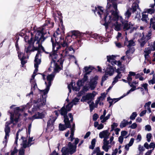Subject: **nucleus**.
Returning a JSON list of instances; mask_svg holds the SVG:
<instances>
[{"instance_id":"33","label":"nucleus","mask_w":155,"mask_h":155,"mask_svg":"<svg viewBox=\"0 0 155 155\" xmlns=\"http://www.w3.org/2000/svg\"><path fill=\"white\" fill-rule=\"evenodd\" d=\"M155 20V18H151L150 19V25H152V28L154 30H155V21H153V20Z\"/></svg>"},{"instance_id":"21","label":"nucleus","mask_w":155,"mask_h":155,"mask_svg":"<svg viewBox=\"0 0 155 155\" xmlns=\"http://www.w3.org/2000/svg\"><path fill=\"white\" fill-rule=\"evenodd\" d=\"M54 63V65L55 66V68L54 69V71L56 73H58L60 70L62 69V68L60 67L59 65L56 62Z\"/></svg>"},{"instance_id":"56","label":"nucleus","mask_w":155,"mask_h":155,"mask_svg":"<svg viewBox=\"0 0 155 155\" xmlns=\"http://www.w3.org/2000/svg\"><path fill=\"white\" fill-rule=\"evenodd\" d=\"M18 40H17L16 41L15 43V47L16 48V50L17 51V52L19 51L20 50V48H19V47L18 44Z\"/></svg>"},{"instance_id":"7","label":"nucleus","mask_w":155,"mask_h":155,"mask_svg":"<svg viewBox=\"0 0 155 155\" xmlns=\"http://www.w3.org/2000/svg\"><path fill=\"white\" fill-rule=\"evenodd\" d=\"M54 19L55 22H57L59 25H61V28L62 30V32L63 34L64 33V30H65L64 26L63 25V21L62 20L63 17L62 14L59 12L56 15H54Z\"/></svg>"},{"instance_id":"63","label":"nucleus","mask_w":155,"mask_h":155,"mask_svg":"<svg viewBox=\"0 0 155 155\" xmlns=\"http://www.w3.org/2000/svg\"><path fill=\"white\" fill-rule=\"evenodd\" d=\"M124 137L123 136H120L118 138V141L120 143L122 144L123 141Z\"/></svg>"},{"instance_id":"8","label":"nucleus","mask_w":155,"mask_h":155,"mask_svg":"<svg viewBox=\"0 0 155 155\" xmlns=\"http://www.w3.org/2000/svg\"><path fill=\"white\" fill-rule=\"evenodd\" d=\"M98 79V77L96 75L93 78L91 79L89 85L91 90H94L95 88L97 83V81Z\"/></svg>"},{"instance_id":"11","label":"nucleus","mask_w":155,"mask_h":155,"mask_svg":"<svg viewBox=\"0 0 155 155\" xmlns=\"http://www.w3.org/2000/svg\"><path fill=\"white\" fill-rule=\"evenodd\" d=\"M31 37L30 39L29 40H28V43L29 44V45L27 48H25V50L26 53H28L29 52H31V51H30V49L32 47V45L34 44L33 41V34L32 33H31Z\"/></svg>"},{"instance_id":"55","label":"nucleus","mask_w":155,"mask_h":155,"mask_svg":"<svg viewBox=\"0 0 155 155\" xmlns=\"http://www.w3.org/2000/svg\"><path fill=\"white\" fill-rule=\"evenodd\" d=\"M18 151V150L16 147H15L13 149V150L11 153V155H15V154L17 153Z\"/></svg>"},{"instance_id":"12","label":"nucleus","mask_w":155,"mask_h":155,"mask_svg":"<svg viewBox=\"0 0 155 155\" xmlns=\"http://www.w3.org/2000/svg\"><path fill=\"white\" fill-rule=\"evenodd\" d=\"M57 51H52L50 53L49 57L51 58L50 64H51L53 62L55 63L56 62V60L58 57V55L57 53Z\"/></svg>"},{"instance_id":"13","label":"nucleus","mask_w":155,"mask_h":155,"mask_svg":"<svg viewBox=\"0 0 155 155\" xmlns=\"http://www.w3.org/2000/svg\"><path fill=\"white\" fill-rule=\"evenodd\" d=\"M122 25L123 26V29L124 31H126L128 30L129 29L131 28H130L129 25L128 23V21L127 20H123L121 21Z\"/></svg>"},{"instance_id":"42","label":"nucleus","mask_w":155,"mask_h":155,"mask_svg":"<svg viewBox=\"0 0 155 155\" xmlns=\"http://www.w3.org/2000/svg\"><path fill=\"white\" fill-rule=\"evenodd\" d=\"M131 11V10H130V9L129 8L125 13V15L127 18H129L131 15V13L130 12Z\"/></svg>"},{"instance_id":"64","label":"nucleus","mask_w":155,"mask_h":155,"mask_svg":"<svg viewBox=\"0 0 155 155\" xmlns=\"http://www.w3.org/2000/svg\"><path fill=\"white\" fill-rule=\"evenodd\" d=\"M127 134V132L125 130H123L121 132V136L124 137L125 136H126Z\"/></svg>"},{"instance_id":"51","label":"nucleus","mask_w":155,"mask_h":155,"mask_svg":"<svg viewBox=\"0 0 155 155\" xmlns=\"http://www.w3.org/2000/svg\"><path fill=\"white\" fill-rule=\"evenodd\" d=\"M79 99L78 98L75 97L73 100L72 102L73 104L76 105L77 104L76 103L78 102Z\"/></svg>"},{"instance_id":"37","label":"nucleus","mask_w":155,"mask_h":155,"mask_svg":"<svg viewBox=\"0 0 155 155\" xmlns=\"http://www.w3.org/2000/svg\"><path fill=\"white\" fill-rule=\"evenodd\" d=\"M67 128L64 125L60 123L59 125V129L60 131H64Z\"/></svg>"},{"instance_id":"22","label":"nucleus","mask_w":155,"mask_h":155,"mask_svg":"<svg viewBox=\"0 0 155 155\" xmlns=\"http://www.w3.org/2000/svg\"><path fill=\"white\" fill-rule=\"evenodd\" d=\"M108 134H110V133L108 132V130L103 131L99 133V137L101 138H102Z\"/></svg>"},{"instance_id":"4","label":"nucleus","mask_w":155,"mask_h":155,"mask_svg":"<svg viewBox=\"0 0 155 155\" xmlns=\"http://www.w3.org/2000/svg\"><path fill=\"white\" fill-rule=\"evenodd\" d=\"M70 35H69L68 34L67 35L69 36L68 38V41L70 40H72L70 39V38H71L74 36L76 37L77 38L79 37L80 38L79 40H77L78 41V42H75L74 44V45H78V44H79V46H78V47L77 48V49H78L79 47H81V45L82 44L81 42V40L82 38V37L84 35H86L85 33H81L80 32L78 31H71V32L70 33Z\"/></svg>"},{"instance_id":"46","label":"nucleus","mask_w":155,"mask_h":155,"mask_svg":"<svg viewBox=\"0 0 155 155\" xmlns=\"http://www.w3.org/2000/svg\"><path fill=\"white\" fill-rule=\"evenodd\" d=\"M64 122L65 124L64 125L67 128H70L71 127L70 120L64 121Z\"/></svg>"},{"instance_id":"23","label":"nucleus","mask_w":155,"mask_h":155,"mask_svg":"<svg viewBox=\"0 0 155 155\" xmlns=\"http://www.w3.org/2000/svg\"><path fill=\"white\" fill-rule=\"evenodd\" d=\"M35 63L34 64V67L35 68L34 71L33 72V74H36L38 70V65L40 64L41 63V61L39 60L38 62L34 61Z\"/></svg>"},{"instance_id":"1","label":"nucleus","mask_w":155,"mask_h":155,"mask_svg":"<svg viewBox=\"0 0 155 155\" xmlns=\"http://www.w3.org/2000/svg\"><path fill=\"white\" fill-rule=\"evenodd\" d=\"M113 6H111L109 8H107V5L106 6V13H104L103 15H104L103 19L104 23L103 25L105 26V29L107 31L111 21H117L119 18V16L117 13L113 10L112 9L110 10V9Z\"/></svg>"},{"instance_id":"26","label":"nucleus","mask_w":155,"mask_h":155,"mask_svg":"<svg viewBox=\"0 0 155 155\" xmlns=\"http://www.w3.org/2000/svg\"><path fill=\"white\" fill-rule=\"evenodd\" d=\"M20 109V108L19 107H17L15 108L14 109V113L13 114L14 115L15 114V115L16 116L20 117L21 114L20 113L19 110Z\"/></svg>"},{"instance_id":"18","label":"nucleus","mask_w":155,"mask_h":155,"mask_svg":"<svg viewBox=\"0 0 155 155\" xmlns=\"http://www.w3.org/2000/svg\"><path fill=\"white\" fill-rule=\"evenodd\" d=\"M10 120L7 121L5 123V127H10L9 125L11 124H14L13 117H14V114L12 112H10Z\"/></svg>"},{"instance_id":"39","label":"nucleus","mask_w":155,"mask_h":155,"mask_svg":"<svg viewBox=\"0 0 155 155\" xmlns=\"http://www.w3.org/2000/svg\"><path fill=\"white\" fill-rule=\"evenodd\" d=\"M107 61L109 62H110L111 60H115L114 58H116V56L114 55H112L111 56H107Z\"/></svg>"},{"instance_id":"38","label":"nucleus","mask_w":155,"mask_h":155,"mask_svg":"<svg viewBox=\"0 0 155 155\" xmlns=\"http://www.w3.org/2000/svg\"><path fill=\"white\" fill-rule=\"evenodd\" d=\"M49 90V89L46 87L44 90H39L41 92L42 91L43 92V95H41V97H42V95H43V97L44 98L45 97L46 98V97H44V95H45L46 94H47L48 93ZM41 98L42 99V98Z\"/></svg>"},{"instance_id":"59","label":"nucleus","mask_w":155,"mask_h":155,"mask_svg":"<svg viewBox=\"0 0 155 155\" xmlns=\"http://www.w3.org/2000/svg\"><path fill=\"white\" fill-rule=\"evenodd\" d=\"M127 79V83L129 84H130L131 83V81L132 80V78L128 74Z\"/></svg>"},{"instance_id":"16","label":"nucleus","mask_w":155,"mask_h":155,"mask_svg":"<svg viewBox=\"0 0 155 155\" xmlns=\"http://www.w3.org/2000/svg\"><path fill=\"white\" fill-rule=\"evenodd\" d=\"M45 115L42 112L40 113L39 112H37V114H35L32 116V117L34 119H42L45 117Z\"/></svg>"},{"instance_id":"36","label":"nucleus","mask_w":155,"mask_h":155,"mask_svg":"<svg viewBox=\"0 0 155 155\" xmlns=\"http://www.w3.org/2000/svg\"><path fill=\"white\" fill-rule=\"evenodd\" d=\"M73 107V105L71 104V103H69L66 106V109L68 112L70 111Z\"/></svg>"},{"instance_id":"53","label":"nucleus","mask_w":155,"mask_h":155,"mask_svg":"<svg viewBox=\"0 0 155 155\" xmlns=\"http://www.w3.org/2000/svg\"><path fill=\"white\" fill-rule=\"evenodd\" d=\"M98 117L99 116L98 114L96 113L94 114L93 116V121H96Z\"/></svg>"},{"instance_id":"31","label":"nucleus","mask_w":155,"mask_h":155,"mask_svg":"<svg viewBox=\"0 0 155 155\" xmlns=\"http://www.w3.org/2000/svg\"><path fill=\"white\" fill-rule=\"evenodd\" d=\"M96 140L95 138L93 139L91 141V145L89 146V148L92 150H93L96 144Z\"/></svg>"},{"instance_id":"29","label":"nucleus","mask_w":155,"mask_h":155,"mask_svg":"<svg viewBox=\"0 0 155 155\" xmlns=\"http://www.w3.org/2000/svg\"><path fill=\"white\" fill-rule=\"evenodd\" d=\"M93 69H95V70H96V69L94 67H91L90 66L89 67L86 66L84 68V72L86 73L91 71V72Z\"/></svg>"},{"instance_id":"10","label":"nucleus","mask_w":155,"mask_h":155,"mask_svg":"<svg viewBox=\"0 0 155 155\" xmlns=\"http://www.w3.org/2000/svg\"><path fill=\"white\" fill-rule=\"evenodd\" d=\"M107 8H109L111 6H113L114 9L116 11L117 10V0H107Z\"/></svg>"},{"instance_id":"30","label":"nucleus","mask_w":155,"mask_h":155,"mask_svg":"<svg viewBox=\"0 0 155 155\" xmlns=\"http://www.w3.org/2000/svg\"><path fill=\"white\" fill-rule=\"evenodd\" d=\"M61 33V32L60 31L59 28H58L56 32L54 33L53 35V37H53V38L54 39H57V38H58L57 36L59 35Z\"/></svg>"},{"instance_id":"14","label":"nucleus","mask_w":155,"mask_h":155,"mask_svg":"<svg viewBox=\"0 0 155 155\" xmlns=\"http://www.w3.org/2000/svg\"><path fill=\"white\" fill-rule=\"evenodd\" d=\"M152 49H151L149 47L146 48L145 49V50L144 51V57L146 59H147V61H148V58L150 57L149 54H150L151 51Z\"/></svg>"},{"instance_id":"54","label":"nucleus","mask_w":155,"mask_h":155,"mask_svg":"<svg viewBox=\"0 0 155 155\" xmlns=\"http://www.w3.org/2000/svg\"><path fill=\"white\" fill-rule=\"evenodd\" d=\"M127 125L126 122H123V121H122L120 124V128H122L123 127H125Z\"/></svg>"},{"instance_id":"24","label":"nucleus","mask_w":155,"mask_h":155,"mask_svg":"<svg viewBox=\"0 0 155 155\" xmlns=\"http://www.w3.org/2000/svg\"><path fill=\"white\" fill-rule=\"evenodd\" d=\"M116 23L117 24L116 25L115 23H114L112 24L111 26L110 25V26L111 27V28H112L114 26V29L117 31H120V24H118V22L117 21L116 22Z\"/></svg>"},{"instance_id":"49","label":"nucleus","mask_w":155,"mask_h":155,"mask_svg":"<svg viewBox=\"0 0 155 155\" xmlns=\"http://www.w3.org/2000/svg\"><path fill=\"white\" fill-rule=\"evenodd\" d=\"M25 150L23 148H21L19 150V155H25Z\"/></svg>"},{"instance_id":"47","label":"nucleus","mask_w":155,"mask_h":155,"mask_svg":"<svg viewBox=\"0 0 155 155\" xmlns=\"http://www.w3.org/2000/svg\"><path fill=\"white\" fill-rule=\"evenodd\" d=\"M91 72V71H89L88 72L85 73L82 79L84 80L85 81H87L88 80V76L87 75L90 74Z\"/></svg>"},{"instance_id":"44","label":"nucleus","mask_w":155,"mask_h":155,"mask_svg":"<svg viewBox=\"0 0 155 155\" xmlns=\"http://www.w3.org/2000/svg\"><path fill=\"white\" fill-rule=\"evenodd\" d=\"M138 42L140 44V46L141 47H143L144 45L148 41L146 39L144 40H142L140 41H138Z\"/></svg>"},{"instance_id":"48","label":"nucleus","mask_w":155,"mask_h":155,"mask_svg":"<svg viewBox=\"0 0 155 155\" xmlns=\"http://www.w3.org/2000/svg\"><path fill=\"white\" fill-rule=\"evenodd\" d=\"M146 12L148 13L152 14L154 13L155 9L154 8L147 9V11Z\"/></svg>"},{"instance_id":"50","label":"nucleus","mask_w":155,"mask_h":155,"mask_svg":"<svg viewBox=\"0 0 155 155\" xmlns=\"http://www.w3.org/2000/svg\"><path fill=\"white\" fill-rule=\"evenodd\" d=\"M39 49V46L38 45V47L35 46L34 44L32 45V48L31 50L30 51L34 52L35 51H37Z\"/></svg>"},{"instance_id":"57","label":"nucleus","mask_w":155,"mask_h":155,"mask_svg":"<svg viewBox=\"0 0 155 155\" xmlns=\"http://www.w3.org/2000/svg\"><path fill=\"white\" fill-rule=\"evenodd\" d=\"M151 104V102L150 101H148L147 103H146L144 106V107H145V108H146V107H147V108H150V105Z\"/></svg>"},{"instance_id":"3","label":"nucleus","mask_w":155,"mask_h":155,"mask_svg":"<svg viewBox=\"0 0 155 155\" xmlns=\"http://www.w3.org/2000/svg\"><path fill=\"white\" fill-rule=\"evenodd\" d=\"M79 139L78 138H76L74 142L72 143L69 142L68 144L67 147H66L62 148L61 151L62 152V155H67L70 154L72 155L76 151L77 144L78 143Z\"/></svg>"},{"instance_id":"15","label":"nucleus","mask_w":155,"mask_h":155,"mask_svg":"<svg viewBox=\"0 0 155 155\" xmlns=\"http://www.w3.org/2000/svg\"><path fill=\"white\" fill-rule=\"evenodd\" d=\"M57 119V117H52L51 119H50L47 122V127L48 128L51 126L52 127L54 125V123Z\"/></svg>"},{"instance_id":"2","label":"nucleus","mask_w":155,"mask_h":155,"mask_svg":"<svg viewBox=\"0 0 155 155\" xmlns=\"http://www.w3.org/2000/svg\"><path fill=\"white\" fill-rule=\"evenodd\" d=\"M69 36L68 35L66 36L65 39L61 38V36L59 37L60 38V41H58V38H54L53 37L51 38V41L52 44V51H57L62 47H66L68 48L69 45V43L71 42V40L68 41V38Z\"/></svg>"},{"instance_id":"61","label":"nucleus","mask_w":155,"mask_h":155,"mask_svg":"<svg viewBox=\"0 0 155 155\" xmlns=\"http://www.w3.org/2000/svg\"><path fill=\"white\" fill-rule=\"evenodd\" d=\"M41 42L39 43L38 44H38V46H39V49L40 48L42 50V51H45V50L44 49V47L42 46L41 45Z\"/></svg>"},{"instance_id":"25","label":"nucleus","mask_w":155,"mask_h":155,"mask_svg":"<svg viewBox=\"0 0 155 155\" xmlns=\"http://www.w3.org/2000/svg\"><path fill=\"white\" fill-rule=\"evenodd\" d=\"M147 12H144L142 13V18L141 19V20L142 21H144L146 23H147L148 21L147 19L148 20L149 18H148V15H146V14H144V13Z\"/></svg>"},{"instance_id":"20","label":"nucleus","mask_w":155,"mask_h":155,"mask_svg":"<svg viewBox=\"0 0 155 155\" xmlns=\"http://www.w3.org/2000/svg\"><path fill=\"white\" fill-rule=\"evenodd\" d=\"M92 37L96 39H97L98 41L99 42H101L103 41V38L102 36H100L99 34L96 33H94L92 34Z\"/></svg>"},{"instance_id":"41","label":"nucleus","mask_w":155,"mask_h":155,"mask_svg":"<svg viewBox=\"0 0 155 155\" xmlns=\"http://www.w3.org/2000/svg\"><path fill=\"white\" fill-rule=\"evenodd\" d=\"M137 114L136 112H133L130 116V119L132 120H134L135 119L136 117L137 116Z\"/></svg>"},{"instance_id":"35","label":"nucleus","mask_w":155,"mask_h":155,"mask_svg":"<svg viewBox=\"0 0 155 155\" xmlns=\"http://www.w3.org/2000/svg\"><path fill=\"white\" fill-rule=\"evenodd\" d=\"M54 77V75L52 74L48 75L47 77V79L48 81H52Z\"/></svg>"},{"instance_id":"60","label":"nucleus","mask_w":155,"mask_h":155,"mask_svg":"<svg viewBox=\"0 0 155 155\" xmlns=\"http://www.w3.org/2000/svg\"><path fill=\"white\" fill-rule=\"evenodd\" d=\"M137 127V124L135 123H133L129 127L131 129H134L136 128Z\"/></svg>"},{"instance_id":"6","label":"nucleus","mask_w":155,"mask_h":155,"mask_svg":"<svg viewBox=\"0 0 155 155\" xmlns=\"http://www.w3.org/2000/svg\"><path fill=\"white\" fill-rule=\"evenodd\" d=\"M35 103H38L37 105H34L32 109L33 112L36 111L40 109L41 107L46 104V99L44 98L43 95H42V99H38L37 101L35 102Z\"/></svg>"},{"instance_id":"34","label":"nucleus","mask_w":155,"mask_h":155,"mask_svg":"<svg viewBox=\"0 0 155 155\" xmlns=\"http://www.w3.org/2000/svg\"><path fill=\"white\" fill-rule=\"evenodd\" d=\"M103 8H104L103 7L100 6H98V7L97 8V9L98 8V10H99L102 13V14H101L100 12H97V13L98 14V15L101 17V16H102L101 15H102V16H104V15H103V14H103L104 12H103L104 10L103 9Z\"/></svg>"},{"instance_id":"32","label":"nucleus","mask_w":155,"mask_h":155,"mask_svg":"<svg viewBox=\"0 0 155 155\" xmlns=\"http://www.w3.org/2000/svg\"><path fill=\"white\" fill-rule=\"evenodd\" d=\"M26 57L25 56V53L23 54L21 58V59L20 61H21V63L22 65V67H23L24 65L27 63V61L24 60L26 59Z\"/></svg>"},{"instance_id":"58","label":"nucleus","mask_w":155,"mask_h":155,"mask_svg":"<svg viewBox=\"0 0 155 155\" xmlns=\"http://www.w3.org/2000/svg\"><path fill=\"white\" fill-rule=\"evenodd\" d=\"M64 60L62 59L61 58L57 61L58 62H60V65L61 66V67L63 68V64L64 62Z\"/></svg>"},{"instance_id":"19","label":"nucleus","mask_w":155,"mask_h":155,"mask_svg":"<svg viewBox=\"0 0 155 155\" xmlns=\"http://www.w3.org/2000/svg\"><path fill=\"white\" fill-rule=\"evenodd\" d=\"M58 111L60 112V114L62 116L67 115L68 112L67 109H66L64 105L60 110H58Z\"/></svg>"},{"instance_id":"27","label":"nucleus","mask_w":155,"mask_h":155,"mask_svg":"<svg viewBox=\"0 0 155 155\" xmlns=\"http://www.w3.org/2000/svg\"><path fill=\"white\" fill-rule=\"evenodd\" d=\"M37 51V52L35 57L34 61L38 62V61L39 60H40L41 61V59H38L39 55H40L41 56V51L39 49Z\"/></svg>"},{"instance_id":"9","label":"nucleus","mask_w":155,"mask_h":155,"mask_svg":"<svg viewBox=\"0 0 155 155\" xmlns=\"http://www.w3.org/2000/svg\"><path fill=\"white\" fill-rule=\"evenodd\" d=\"M54 23L52 21H51L50 18H48L45 21V22L43 25L42 28H44V30H45L46 29V28H53L54 26Z\"/></svg>"},{"instance_id":"45","label":"nucleus","mask_w":155,"mask_h":155,"mask_svg":"<svg viewBox=\"0 0 155 155\" xmlns=\"http://www.w3.org/2000/svg\"><path fill=\"white\" fill-rule=\"evenodd\" d=\"M94 102H92L91 104H90L89 107L90 111H92L95 107Z\"/></svg>"},{"instance_id":"62","label":"nucleus","mask_w":155,"mask_h":155,"mask_svg":"<svg viewBox=\"0 0 155 155\" xmlns=\"http://www.w3.org/2000/svg\"><path fill=\"white\" fill-rule=\"evenodd\" d=\"M134 138H131L128 144V145L129 146H131L133 144L134 141Z\"/></svg>"},{"instance_id":"40","label":"nucleus","mask_w":155,"mask_h":155,"mask_svg":"<svg viewBox=\"0 0 155 155\" xmlns=\"http://www.w3.org/2000/svg\"><path fill=\"white\" fill-rule=\"evenodd\" d=\"M71 134L70 136V137L71 138V139L70 140L71 142H72L74 139H75V138L74 137V130L73 129H72V128H71Z\"/></svg>"},{"instance_id":"43","label":"nucleus","mask_w":155,"mask_h":155,"mask_svg":"<svg viewBox=\"0 0 155 155\" xmlns=\"http://www.w3.org/2000/svg\"><path fill=\"white\" fill-rule=\"evenodd\" d=\"M128 43V44L127 45V47L128 48H130L131 46H134L135 43L133 40H130L129 41Z\"/></svg>"},{"instance_id":"28","label":"nucleus","mask_w":155,"mask_h":155,"mask_svg":"<svg viewBox=\"0 0 155 155\" xmlns=\"http://www.w3.org/2000/svg\"><path fill=\"white\" fill-rule=\"evenodd\" d=\"M87 100H92L95 96V94L93 93H88L85 95Z\"/></svg>"},{"instance_id":"52","label":"nucleus","mask_w":155,"mask_h":155,"mask_svg":"<svg viewBox=\"0 0 155 155\" xmlns=\"http://www.w3.org/2000/svg\"><path fill=\"white\" fill-rule=\"evenodd\" d=\"M147 141L148 142H150L151 141V138L152 137V134L150 133H148L147 135Z\"/></svg>"},{"instance_id":"17","label":"nucleus","mask_w":155,"mask_h":155,"mask_svg":"<svg viewBox=\"0 0 155 155\" xmlns=\"http://www.w3.org/2000/svg\"><path fill=\"white\" fill-rule=\"evenodd\" d=\"M137 8L138 9H140L139 5L137 3H134L131 6V8H129L130 10L132 11L133 13H134L136 12Z\"/></svg>"},{"instance_id":"5","label":"nucleus","mask_w":155,"mask_h":155,"mask_svg":"<svg viewBox=\"0 0 155 155\" xmlns=\"http://www.w3.org/2000/svg\"><path fill=\"white\" fill-rule=\"evenodd\" d=\"M47 33L46 32H45L44 30V28H42L41 30H38L35 35V38L33 39V43L36 41V44L40 43H42L47 38V37H45L44 35Z\"/></svg>"}]
</instances>
